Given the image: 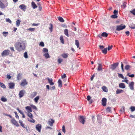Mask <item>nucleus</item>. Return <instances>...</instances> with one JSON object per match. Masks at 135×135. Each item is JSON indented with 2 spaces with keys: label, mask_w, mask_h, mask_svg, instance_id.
<instances>
[{
  "label": "nucleus",
  "mask_w": 135,
  "mask_h": 135,
  "mask_svg": "<svg viewBox=\"0 0 135 135\" xmlns=\"http://www.w3.org/2000/svg\"><path fill=\"white\" fill-rule=\"evenodd\" d=\"M64 58H66L68 57V55L66 54H63L61 55Z\"/></svg>",
  "instance_id": "obj_42"
},
{
  "label": "nucleus",
  "mask_w": 135,
  "mask_h": 135,
  "mask_svg": "<svg viewBox=\"0 0 135 135\" xmlns=\"http://www.w3.org/2000/svg\"><path fill=\"white\" fill-rule=\"evenodd\" d=\"M126 26L122 24L120 25L116 26V30L119 31L123 30L126 28Z\"/></svg>",
  "instance_id": "obj_3"
},
{
  "label": "nucleus",
  "mask_w": 135,
  "mask_h": 135,
  "mask_svg": "<svg viewBox=\"0 0 135 135\" xmlns=\"http://www.w3.org/2000/svg\"><path fill=\"white\" fill-rule=\"evenodd\" d=\"M130 12L135 16V9H134L132 11H130Z\"/></svg>",
  "instance_id": "obj_57"
},
{
  "label": "nucleus",
  "mask_w": 135,
  "mask_h": 135,
  "mask_svg": "<svg viewBox=\"0 0 135 135\" xmlns=\"http://www.w3.org/2000/svg\"><path fill=\"white\" fill-rule=\"evenodd\" d=\"M35 30V29L34 28H29L28 29V30L31 31H34Z\"/></svg>",
  "instance_id": "obj_63"
},
{
  "label": "nucleus",
  "mask_w": 135,
  "mask_h": 135,
  "mask_svg": "<svg viewBox=\"0 0 135 135\" xmlns=\"http://www.w3.org/2000/svg\"><path fill=\"white\" fill-rule=\"evenodd\" d=\"M122 8H124L125 7H126V3H124L121 6Z\"/></svg>",
  "instance_id": "obj_55"
},
{
  "label": "nucleus",
  "mask_w": 135,
  "mask_h": 135,
  "mask_svg": "<svg viewBox=\"0 0 135 135\" xmlns=\"http://www.w3.org/2000/svg\"><path fill=\"white\" fill-rule=\"evenodd\" d=\"M111 108L110 107H108L106 109V110L107 112H109L110 111Z\"/></svg>",
  "instance_id": "obj_62"
},
{
  "label": "nucleus",
  "mask_w": 135,
  "mask_h": 135,
  "mask_svg": "<svg viewBox=\"0 0 135 135\" xmlns=\"http://www.w3.org/2000/svg\"><path fill=\"white\" fill-rule=\"evenodd\" d=\"M19 122L20 124V125L22 126V127L23 128H25L24 126V123H23V122L21 120H20L19 121Z\"/></svg>",
  "instance_id": "obj_39"
},
{
  "label": "nucleus",
  "mask_w": 135,
  "mask_h": 135,
  "mask_svg": "<svg viewBox=\"0 0 135 135\" xmlns=\"http://www.w3.org/2000/svg\"><path fill=\"white\" fill-rule=\"evenodd\" d=\"M50 27L49 28L50 31V32H51L52 31L53 25L51 23L50 24Z\"/></svg>",
  "instance_id": "obj_45"
},
{
  "label": "nucleus",
  "mask_w": 135,
  "mask_h": 135,
  "mask_svg": "<svg viewBox=\"0 0 135 135\" xmlns=\"http://www.w3.org/2000/svg\"><path fill=\"white\" fill-rule=\"evenodd\" d=\"M62 131L64 133H65V127L64 125L62 127Z\"/></svg>",
  "instance_id": "obj_59"
},
{
  "label": "nucleus",
  "mask_w": 135,
  "mask_h": 135,
  "mask_svg": "<svg viewBox=\"0 0 135 135\" xmlns=\"http://www.w3.org/2000/svg\"><path fill=\"white\" fill-rule=\"evenodd\" d=\"M31 6H32V8L34 9L36 8L37 7V6H36L35 3L33 2H31Z\"/></svg>",
  "instance_id": "obj_20"
},
{
  "label": "nucleus",
  "mask_w": 135,
  "mask_h": 135,
  "mask_svg": "<svg viewBox=\"0 0 135 135\" xmlns=\"http://www.w3.org/2000/svg\"><path fill=\"white\" fill-rule=\"evenodd\" d=\"M21 74L20 73L17 76V79L19 80L21 79Z\"/></svg>",
  "instance_id": "obj_40"
},
{
  "label": "nucleus",
  "mask_w": 135,
  "mask_h": 135,
  "mask_svg": "<svg viewBox=\"0 0 135 135\" xmlns=\"http://www.w3.org/2000/svg\"><path fill=\"white\" fill-rule=\"evenodd\" d=\"M27 115L31 119H32L33 118V116L32 114L30 113V112L27 113Z\"/></svg>",
  "instance_id": "obj_26"
},
{
  "label": "nucleus",
  "mask_w": 135,
  "mask_h": 135,
  "mask_svg": "<svg viewBox=\"0 0 135 135\" xmlns=\"http://www.w3.org/2000/svg\"><path fill=\"white\" fill-rule=\"evenodd\" d=\"M118 10H117L116 9H115L114 10V11L113 12V13L114 15H117L118 13Z\"/></svg>",
  "instance_id": "obj_56"
},
{
  "label": "nucleus",
  "mask_w": 135,
  "mask_h": 135,
  "mask_svg": "<svg viewBox=\"0 0 135 135\" xmlns=\"http://www.w3.org/2000/svg\"><path fill=\"white\" fill-rule=\"evenodd\" d=\"M75 45L77 46V47L78 48L79 47V41L77 40H75Z\"/></svg>",
  "instance_id": "obj_35"
},
{
  "label": "nucleus",
  "mask_w": 135,
  "mask_h": 135,
  "mask_svg": "<svg viewBox=\"0 0 135 135\" xmlns=\"http://www.w3.org/2000/svg\"><path fill=\"white\" fill-rule=\"evenodd\" d=\"M8 6V3L7 2L6 0L4 3L3 4L0 0V8L2 9H4L6 7Z\"/></svg>",
  "instance_id": "obj_2"
},
{
  "label": "nucleus",
  "mask_w": 135,
  "mask_h": 135,
  "mask_svg": "<svg viewBox=\"0 0 135 135\" xmlns=\"http://www.w3.org/2000/svg\"><path fill=\"white\" fill-rule=\"evenodd\" d=\"M119 87L120 88L124 89L125 88L126 86L124 83H121L119 84Z\"/></svg>",
  "instance_id": "obj_18"
},
{
  "label": "nucleus",
  "mask_w": 135,
  "mask_h": 135,
  "mask_svg": "<svg viewBox=\"0 0 135 135\" xmlns=\"http://www.w3.org/2000/svg\"><path fill=\"white\" fill-rule=\"evenodd\" d=\"M102 89L104 91L106 92H108V89L105 86H102Z\"/></svg>",
  "instance_id": "obj_28"
},
{
  "label": "nucleus",
  "mask_w": 135,
  "mask_h": 135,
  "mask_svg": "<svg viewBox=\"0 0 135 135\" xmlns=\"http://www.w3.org/2000/svg\"><path fill=\"white\" fill-rule=\"evenodd\" d=\"M131 68V66L129 65H127L125 67V69L127 70H128L129 68Z\"/></svg>",
  "instance_id": "obj_52"
},
{
  "label": "nucleus",
  "mask_w": 135,
  "mask_h": 135,
  "mask_svg": "<svg viewBox=\"0 0 135 135\" xmlns=\"http://www.w3.org/2000/svg\"><path fill=\"white\" fill-rule=\"evenodd\" d=\"M125 108L124 107H122L120 109V111L122 113H124Z\"/></svg>",
  "instance_id": "obj_38"
},
{
  "label": "nucleus",
  "mask_w": 135,
  "mask_h": 135,
  "mask_svg": "<svg viewBox=\"0 0 135 135\" xmlns=\"http://www.w3.org/2000/svg\"><path fill=\"white\" fill-rule=\"evenodd\" d=\"M31 106L33 109L36 110H37V108L35 105L32 104L31 105Z\"/></svg>",
  "instance_id": "obj_54"
},
{
  "label": "nucleus",
  "mask_w": 135,
  "mask_h": 135,
  "mask_svg": "<svg viewBox=\"0 0 135 135\" xmlns=\"http://www.w3.org/2000/svg\"><path fill=\"white\" fill-rule=\"evenodd\" d=\"M58 83L59 84V87H61L62 86V81L60 79L59 80Z\"/></svg>",
  "instance_id": "obj_34"
},
{
  "label": "nucleus",
  "mask_w": 135,
  "mask_h": 135,
  "mask_svg": "<svg viewBox=\"0 0 135 135\" xmlns=\"http://www.w3.org/2000/svg\"><path fill=\"white\" fill-rule=\"evenodd\" d=\"M43 51L45 53H48V50L47 49L44 48L43 50Z\"/></svg>",
  "instance_id": "obj_43"
},
{
  "label": "nucleus",
  "mask_w": 135,
  "mask_h": 135,
  "mask_svg": "<svg viewBox=\"0 0 135 135\" xmlns=\"http://www.w3.org/2000/svg\"><path fill=\"white\" fill-rule=\"evenodd\" d=\"M0 86L4 89L6 88V86L3 83L0 82Z\"/></svg>",
  "instance_id": "obj_41"
},
{
  "label": "nucleus",
  "mask_w": 135,
  "mask_h": 135,
  "mask_svg": "<svg viewBox=\"0 0 135 135\" xmlns=\"http://www.w3.org/2000/svg\"><path fill=\"white\" fill-rule=\"evenodd\" d=\"M20 22L21 20L19 19L17 20L16 21V25L17 27L19 26Z\"/></svg>",
  "instance_id": "obj_29"
},
{
  "label": "nucleus",
  "mask_w": 135,
  "mask_h": 135,
  "mask_svg": "<svg viewBox=\"0 0 135 135\" xmlns=\"http://www.w3.org/2000/svg\"><path fill=\"white\" fill-rule=\"evenodd\" d=\"M43 56H44L46 59L50 58V56L49 54V52L45 53L43 54Z\"/></svg>",
  "instance_id": "obj_24"
},
{
  "label": "nucleus",
  "mask_w": 135,
  "mask_h": 135,
  "mask_svg": "<svg viewBox=\"0 0 135 135\" xmlns=\"http://www.w3.org/2000/svg\"><path fill=\"white\" fill-rule=\"evenodd\" d=\"M41 126L39 124H37L36 127V129L39 132H41Z\"/></svg>",
  "instance_id": "obj_10"
},
{
  "label": "nucleus",
  "mask_w": 135,
  "mask_h": 135,
  "mask_svg": "<svg viewBox=\"0 0 135 135\" xmlns=\"http://www.w3.org/2000/svg\"><path fill=\"white\" fill-rule=\"evenodd\" d=\"M28 84V83L26 81V79H25L22 81L21 83L20 84V85L22 86H25L26 85Z\"/></svg>",
  "instance_id": "obj_8"
},
{
  "label": "nucleus",
  "mask_w": 135,
  "mask_h": 135,
  "mask_svg": "<svg viewBox=\"0 0 135 135\" xmlns=\"http://www.w3.org/2000/svg\"><path fill=\"white\" fill-rule=\"evenodd\" d=\"M54 120L52 119H50L48 121V124L51 126H52V124L54 123Z\"/></svg>",
  "instance_id": "obj_19"
},
{
  "label": "nucleus",
  "mask_w": 135,
  "mask_h": 135,
  "mask_svg": "<svg viewBox=\"0 0 135 135\" xmlns=\"http://www.w3.org/2000/svg\"><path fill=\"white\" fill-rule=\"evenodd\" d=\"M118 76L119 78H122L123 79H124V77L122 74H119L118 73Z\"/></svg>",
  "instance_id": "obj_44"
},
{
  "label": "nucleus",
  "mask_w": 135,
  "mask_h": 135,
  "mask_svg": "<svg viewBox=\"0 0 135 135\" xmlns=\"http://www.w3.org/2000/svg\"><path fill=\"white\" fill-rule=\"evenodd\" d=\"M130 109L131 110V111L132 112H133L135 110V107L134 106L131 107Z\"/></svg>",
  "instance_id": "obj_47"
},
{
  "label": "nucleus",
  "mask_w": 135,
  "mask_h": 135,
  "mask_svg": "<svg viewBox=\"0 0 135 135\" xmlns=\"http://www.w3.org/2000/svg\"><path fill=\"white\" fill-rule=\"evenodd\" d=\"M47 79L48 80L49 83L50 85H53L54 84V83L52 82L53 80L52 79H50L49 78H47Z\"/></svg>",
  "instance_id": "obj_15"
},
{
  "label": "nucleus",
  "mask_w": 135,
  "mask_h": 135,
  "mask_svg": "<svg viewBox=\"0 0 135 135\" xmlns=\"http://www.w3.org/2000/svg\"><path fill=\"white\" fill-rule=\"evenodd\" d=\"M24 57L25 58H28V56L27 55V53L26 52H25L24 54Z\"/></svg>",
  "instance_id": "obj_48"
},
{
  "label": "nucleus",
  "mask_w": 135,
  "mask_h": 135,
  "mask_svg": "<svg viewBox=\"0 0 135 135\" xmlns=\"http://www.w3.org/2000/svg\"><path fill=\"white\" fill-rule=\"evenodd\" d=\"M121 68L122 69V71L123 72H124V69H123V65L122 63V62H121Z\"/></svg>",
  "instance_id": "obj_53"
},
{
  "label": "nucleus",
  "mask_w": 135,
  "mask_h": 135,
  "mask_svg": "<svg viewBox=\"0 0 135 135\" xmlns=\"http://www.w3.org/2000/svg\"><path fill=\"white\" fill-rule=\"evenodd\" d=\"M8 33L7 32H3L2 33L3 36L5 37H6L8 35Z\"/></svg>",
  "instance_id": "obj_37"
},
{
  "label": "nucleus",
  "mask_w": 135,
  "mask_h": 135,
  "mask_svg": "<svg viewBox=\"0 0 135 135\" xmlns=\"http://www.w3.org/2000/svg\"><path fill=\"white\" fill-rule=\"evenodd\" d=\"M129 27L131 28L134 29L135 28V24H134L133 23H131L129 26Z\"/></svg>",
  "instance_id": "obj_27"
},
{
  "label": "nucleus",
  "mask_w": 135,
  "mask_h": 135,
  "mask_svg": "<svg viewBox=\"0 0 135 135\" xmlns=\"http://www.w3.org/2000/svg\"><path fill=\"white\" fill-rule=\"evenodd\" d=\"M6 22H8L9 23H11L12 21L9 18H6Z\"/></svg>",
  "instance_id": "obj_50"
},
{
  "label": "nucleus",
  "mask_w": 135,
  "mask_h": 135,
  "mask_svg": "<svg viewBox=\"0 0 135 135\" xmlns=\"http://www.w3.org/2000/svg\"><path fill=\"white\" fill-rule=\"evenodd\" d=\"M124 80H122V82H125L126 83L128 84V80L127 79V78H124Z\"/></svg>",
  "instance_id": "obj_51"
},
{
  "label": "nucleus",
  "mask_w": 135,
  "mask_h": 135,
  "mask_svg": "<svg viewBox=\"0 0 135 135\" xmlns=\"http://www.w3.org/2000/svg\"><path fill=\"white\" fill-rule=\"evenodd\" d=\"M108 35V33L105 32H104L102 33L101 35V36L106 37Z\"/></svg>",
  "instance_id": "obj_30"
},
{
  "label": "nucleus",
  "mask_w": 135,
  "mask_h": 135,
  "mask_svg": "<svg viewBox=\"0 0 135 135\" xmlns=\"http://www.w3.org/2000/svg\"><path fill=\"white\" fill-rule=\"evenodd\" d=\"M10 52V51L9 50H4L1 53V56L2 57H4L8 55Z\"/></svg>",
  "instance_id": "obj_4"
},
{
  "label": "nucleus",
  "mask_w": 135,
  "mask_h": 135,
  "mask_svg": "<svg viewBox=\"0 0 135 135\" xmlns=\"http://www.w3.org/2000/svg\"><path fill=\"white\" fill-rule=\"evenodd\" d=\"M25 93V90H22L19 92V97L20 98H21L22 97L23 95H24V94Z\"/></svg>",
  "instance_id": "obj_13"
},
{
  "label": "nucleus",
  "mask_w": 135,
  "mask_h": 135,
  "mask_svg": "<svg viewBox=\"0 0 135 135\" xmlns=\"http://www.w3.org/2000/svg\"><path fill=\"white\" fill-rule=\"evenodd\" d=\"M15 46L16 49L17 51L20 52L25 49V43L24 41H18L15 43Z\"/></svg>",
  "instance_id": "obj_1"
},
{
  "label": "nucleus",
  "mask_w": 135,
  "mask_h": 135,
  "mask_svg": "<svg viewBox=\"0 0 135 135\" xmlns=\"http://www.w3.org/2000/svg\"><path fill=\"white\" fill-rule=\"evenodd\" d=\"M134 83L133 81L131 82L129 84V86L131 90H134Z\"/></svg>",
  "instance_id": "obj_6"
},
{
  "label": "nucleus",
  "mask_w": 135,
  "mask_h": 135,
  "mask_svg": "<svg viewBox=\"0 0 135 135\" xmlns=\"http://www.w3.org/2000/svg\"><path fill=\"white\" fill-rule=\"evenodd\" d=\"M123 92L124 91L123 90L117 89L116 91V93L117 94H120Z\"/></svg>",
  "instance_id": "obj_21"
},
{
  "label": "nucleus",
  "mask_w": 135,
  "mask_h": 135,
  "mask_svg": "<svg viewBox=\"0 0 135 135\" xmlns=\"http://www.w3.org/2000/svg\"><path fill=\"white\" fill-rule=\"evenodd\" d=\"M107 99L105 98H103L102 100V105L104 106H105L106 105Z\"/></svg>",
  "instance_id": "obj_11"
},
{
  "label": "nucleus",
  "mask_w": 135,
  "mask_h": 135,
  "mask_svg": "<svg viewBox=\"0 0 135 135\" xmlns=\"http://www.w3.org/2000/svg\"><path fill=\"white\" fill-rule=\"evenodd\" d=\"M32 119V120H31L30 119H29V118H28V120L30 122H31L33 123H34L35 122V120L34 119Z\"/></svg>",
  "instance_id": "obj_64"
},
{
  "label": "nucleus",
  "mask_w": 135,
  "mask_h": 135,
  "mask_svg": "<svg viewBox=\"0 0 135 135\" xmlns=\"http://www.w3.org/2000/svg\"><path fill=\"white\" fill-rule=\"evenodd\" d=\"M117 17L118 16L117 15L114 14L112 15L111 16V18L114 19L117 18Z\"/></svg>",
  "instance_id": "obj_49"
},
{
  "label": "nucleus",
  "mask_w": 135,
  "mask_h": 135,
  "mask_svg": "<svg viewBox=\"0 0 135 135\" xmlns=\"http://www.w3.org/2000/svg\"><path fill=\"white\" fill-rule=\"evenodd\" d=\"M62 61V59H61L59 58L58 60V62L59 64H60Z\"/></svg>",
  "instance_id": "obj_58"
},
{
  "label": "nucleus",
  "mask_w": 135,
  "mask_h": 135,
  "mask_svg": "<svg viewBox=\"0 0 135 135\" xmlns=\"http://www.w3.org/2000/svg\"><path fill=\"white\" fill-rule=\"evenodd\" d=\"M102 52L104 54H107V48H104L103 49H102Z\"/></svg>",
  "instance_id": "obj_32"
},
{
  "label": "nucleus",
  "mask_w": 135,
  "mask_h": 135,
  "mask_svg": "<svg viewBox=\"0 0 135 135\" xmlns=\"http://www.w3.org/2000/svg\"><path fill=\"white\" fill-rule=\"evenodd\" d=\"M39 99V96H38L36 97V98H35L34 100V101L36 103H37L38 102V100Z\"/></svg>",
  "instance_id": "obj_36"
},
{
  "label": "nucleus",
  "mask_w": 135,
  "mask_h": 135,
  "mask_svg": "<svg viewBox=\"0 0 135 135\" xmlns=\"http://www.w3.org/2000/svg\"><path fill=\"white\" fill-rule=\"evenodd\" d=\"M11 122L12 124L17 127L19 126V125L18 122L14 118H13L11 119Z\"/></svg>",
  "instance_id": "obj_9"
},
{
  "label": "nucleus",
  "mask_w": 135,
  "mask_h": 135,
  "mask_svg": "<svg viewBox=\"0 0 135 135\" xmlns=\"http://www.w3.org/2000/svg\"><path fill=\"white\" fill-rule=\"evenodd\" d=\"M25 109L27 111V113L32 112L30 107L27 106L25 107Z\"/></svg>",
  "instance_id": "obj_17"
},
{
  "label": "nucleus",
  "mask_w": 135,
  "mask_h": 135,
  "mask_svg": "<svg viewBox=\"0 0 135 135\" xmlns=\"http://www.w3.org/2000/svg\"><path fill=\"white\" fill-rule=\"evenodd\" d=\"M60 39L61 41V43H62L63 44H64V40L63 38V36H60Z\"/></svg>",
  "instance_id": "obj_31"
},
{
  "label": "nucleus",
  "mask_w": 135,
  "mask_h": 135,
  "mask_svg": "<svg viewBox=\"0 0 135 135\" xmlns=\"http://www.w3.org/2000/svg\"><path fill=\"white\" fill-rule=\"evenodd\" d=\"M39 45L42 47H44V44L43 42H41L40 43Z\"/></svg>",
  "instance_id": "obj_61"
},
{
  "label": "nucleus",
  "mask_w": 135,
  "mask_h": 135,
  "mask_svg": "<svg viewBox=\"0 0 135 135\" xmlns=\"http://www.w3.org/2000/svg\"><path fill=\"white\" fill-rule=\"evenodd\" d=\"M64 33L65 35L67 37H69L68 31L67 29H65L64 30Z\"/></svg>",
  "instance_id": "obj_25"
},
{
  "label": "nucleus",
  "mask_w": 135,
  "mask_h": 135,
  "mask_svg": "<svg viewBox=\"0 0 135 135\" xmlns=\"http://www.w3.org/2000/svg\"><path fill=\"white\" fill-rule=\"evenodd\" d=\"M37 94V93L35 91L32 92L30 96V97L31 98H32Z\"/></svg>",
  "instance_id": "obj_23"
},
{
  "label": "nucleus",
  "mask_w": 135,
  "mask_h": 135,
  "mask_svg": "<svg viewBox=\"0 0 135 135\" xmlns=\"http://www.w3.org/2000/svg\"><path fill=\"white\" fill-rule=\"evenodd\" d=\"M1 101L3 102H6L7 101V99L6 98L4 97H2L1 99Z\"/></svg>",
  "instance_id": "obj_46"
},
{
  "label": "nucleus",
  "mask_w": 135,
  "mask_h": 135,
  "mask_svg": "<svg viewBox=\"0 0 135 135\" xmlns=\"http://www.w3.org/2000/svg\"><path fill=\"white\" fill-rule=\"evenodd\" d=\"M79 120L82 124H84L85 121L84 117L83 116H80L79 118Z\"/></svg>",
  "instance_id": "obj_7"
},
{
  "label": "nucleus",
  "mask_w": 135,
  "mask_h": 135,
  "mask_svg": "<svg viewBox=\"0 0 135 135\" xmlns=\"http://www.w3.org/2000/svg\"><path fill=\"white\" fill-rule=\"evenodd\" d=\"M97 120L98 123H99L100 124H101L102 123V118L99 115H97Z\"/></svg>",
  "instance_id": "obj_14"
},
{
  "label": "nucleus",
  "mask_w": 135,
  "mask_h": 135,
  "mask_svg": "<svg viewBox=\"0 0 135 135\" xmlns=\"http://www.w3.org/2000/svg\"><path fill=\"white\" fill-rule=\"evenodd\" d=\"M19 7L22 10L24 11H25L27 8L26 6L24 4L20 5Z\"/></svg>",
  "instance_id": "obj_12"
},
{
  "label": "nucleus",
  "mask_w": 135,
  "mask_h": 135,
  "mask_svg": "<svg viewBox=\"0 0 135 135\" xmlns=\"http://www.w3.org/2000/svg\"><path fill=\"white\" fill-rule=\"evenodd\" d=\"M98 67L97 70L98 71H100L102 70V64L98 63Z\"/></svg>",
  "instance_id": "obj_22"
},
{
  "label": "nucleus",
  "mask_w": 135,
  "mask_h": 135,
  "mask_svg": "<svg viewBox=\"0 0 135 135\" xmlns=\"http://www.w3.org/2000/svg\"><path fill=\"white\" fill-rule=\"evenodd\" d=\"M118 64L119 63L118 62L114 63L110 65V68L111 70H114L118 66Z\"/></svg>",
  "instance_id": "obj_5"
},
{
  "label": "nucleus",
  "mask_w": 135,
  "mask_h": 135,
  "mask_svg": "<svg viewBox=\"0 0 135 135\" xmlns=\"http://www.w3.org/2000/svg\"><path fill=\"white\" fill-rule=\"evenodd\" d=\"M113 47L112 45H111L110 46H109L107 48L108 50V51L110 50Z\"/></svg>",
  "instance_id": "obj_60"
},
{
  "label": "nucleus",
  "mask_w": 135,
  "mask_h": 135,
  "mask_svg": "<svg viewBox=\"0 0 135 135\" xmlns=\"http://www.w3.org/2000/svg\"><path fill=\"white\" fill-rule=\"evenodd\" d=\"M8 85L10 89H13L14 88L15 84L13 83H10L8 84Z\"/></svg>",
  "instance_id": "obj_16"
},
{
  "label": "nucleus",
  "mask_w": 135,
  "mask_h": 135,
  "mask_svg": "<svg viewBox=\"0 0 135 135\" xmlns=\"http://www.w3.org/2000/svg\"><path fill=\"white\" fill-rule=\"evenodd\" d=\"M58 19L59 21L61 22H64V20L61 17H58Z\"/></svg>",
  "instance_id": "obj_33"
}]
</instances>
